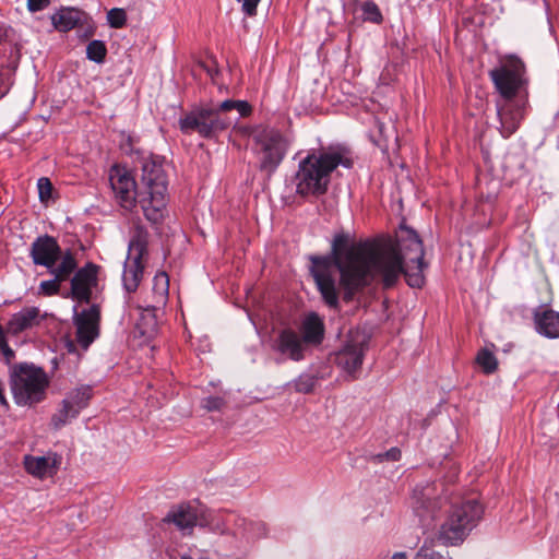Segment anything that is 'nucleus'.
I'll use <instances>...</instances> for the list:
<instances>
[{
	"instance_id": "obj_26",
	"label": "nucleus",
	"mask_w": 559,
	"mask_h": 559,
	"mask_svg": "<svg viewBox=\"0 0 559 559\" xmlns=\"http://www.w3.org/2000/svg\"><path fill=\"white\" fill-rule=\"evenodd\" d=\"M148 233L147 230L136 225L129 241V255L138 259H143L147 253Z\"/></svg>"
},
{
	"instance_id": "obj_8",
	"label": "nucleus",
	"mask_w": 559,
	"mask_h": 559,
	"mask_svg": "<svg viewBox=\"0 0 559 559\" xmlns=\"http://www.w3.org/2000/svg\"><path fill=\"white\" fill-rule=\"evenodd\" d=\"M143 192L140 197V205L144 216L156 224L164 217L166 210V174L160 164L145 162L142 168Z\"/></svg>"
},
{
	"instance_id": "obj_38",
	"label": "nucleus",
	"mask_w": 559,
	"mask_h": 559,
	"mask_svg": "<svg viewBox=\"0 0 559 559\" xmlns=\"http://www.w3.org/2000/svg\"><path fill=\"white\" fill-rule=\"evenodd\" d=\"M49 4H50V0H27V9L29 12L43 11Z\"/></svg>"
},
{
	"instance_id": "obj_40",
	"label": "nucleus",
	"mask_w": 559,
	"mask_h": 559,
	"mask_svg": "<svg viewBox=\"0 0 559 559\" xmlns=\"http://www.w3.org/2000/svg\"><path fill=\"white\" fill-rule=\"evenodd\" d=\"M235 109L241 117H247L252 112L251 105L246 100H237Z\"/></svg>"
},
{
	"instance_id": "obj_2",
	"label": "nucleus",
	"mask_w": 559,
	"mask_h": 559,
	"mask_svg": "<svg viewBox=\"0 0 559 559\" xmlns=\"http://www.w3.org/2000/svg\"><path fill=\"white\" fill-rule=\"evenodd\" d=\"M489 76L495 88L502 97V103H497V115L501 124V134L509 138L513 134L522 120L523 114L512 99L526 84L525 64L516 56H508L500 66L489 71Z\"/></svg>"
},
{
	"instance_id": "obj_6",
	"label": "nucleus",
	"mask_w": 559,
	"mask_h": 559,
	"mask_svg": "<svg viewBox=\"0 0 559 559\" xmlns=\"http://www.w3.org/2000/svg\"><path fill=\"white\" fill-rule=\"evenodd\" d=\"M252 139V152L258 159L261 171L272 175L285 158L290 146L292 139L281 130L260 124L249 132Z\"/></svg>"
},
{
	"instance_id": "obj_12",
	"label": "nucleus",
	"mask_w": 559,
	"mask_h": 559,
	"mask_svg": "<svg viewBox=\"0 0 559 559\" xmlns=\"http://www.w3.org/2000/svg\"><path fill=\"white\" fill-rule=\"evenodd\" d=\"M67 250L62 251L58 241L48 235L37 237L29 249V255L35 265L55 269L62 261Z\"/></svg>"
},
{
	"instance_id": "obj_13",
	"label": "nucleus",
	"mask_w": 559,
	"mask_h": 559,
	"mask_svg": "<svg viewBox=\"0 0 559 559\" xmlns=\"http://www.w3.org/2000/svg\"><path fill=\"white\" fill-rule=\"evenodd\" d=\"M100 309L98 305H92L74 316L76 328V341L87 348L99 334Z\"/></svg>"
},
{
	"instance_id": "obj_28",
	"label": "nucleus",
	"mask_w": 559,
	"mask_h": 559,
	"mask_svg": "<svg viewBox=\"0 0 559 559\" xmlns=\"http://www.w3.org/2000/svg\"><path fill=\"white\" fill-rule=\"evenodd\" d=\"M92 397V388L90 385H81L74 390H72L67 395V401L70 404L78 407L79 413L85 408Z\"/></svg>"
},
{
	"instance_id": "obj_19",
	"label": "nucleus",
	"mask_w": 559,
	"mask_h": 559,
	"mask_svg": "<svg viewBox=\"0 0 559 559\" xmlns=\"http://www.w3.org/2000/svg\"><path fill=\"white\" fill-rule=\"evenodd\" d=\"M536 331L548 338L559 337V312L546 306H540L534 311Z\"/></svg>"
},
{
	"instance_id": "obj_24",
	"label": "nucleus",
	"mask_w": 559,
	"mask_h": 559,
	"mask_svg": "<svg viewBox=\"0 0 559 559\" xmlns=\"http://www.w3.org/2000/svg\"><path fill=\"white\" fill-rule=\"evenodd\" d=\"M83 12L74 8H63L51 15L53 27L59 32H69L81 23Z\"/></svg>"
},
{
	"instance_id": "obj_43",
	"label": "nucleus",
	"mask_w": 559,
	"mask_h": 559,
	"mask_svg": "<svg viewBox=\"0 0 559 559\" xmlns=\"http://www.w3.org/2000/svg\"><path fill=\"white\" fill-rule=\"evenodd\" d=\"M0 404L2 406H4L5 408L9 407V403H8V400L4 395V388H3V383L0 381Z\"/></svg>"
},
{
	"instance_id": "obj_34",
	"label": "nucleus",
	"mask_w": 559,
	"mask_h": 559,
	"mask_svg": "<svg viewBox=\"0 0 559 559\" xmlns=\"http://www.w3.org/2000/svg\"><path fill=\"white\" fill-rule=\"evenodd\" d=\"M37 188L40 201L45 202L51 198L52 183L46 177H41L37 181Z\"/></svg>"
},
{
	"instance_id": "obj_17",
	"label": "nucleus",
	"mask_w": 559,
	"mask_h": 559,
	"mask_svg": "<svg viewBox=\"0 0 559 559\" xmlns=\"http://www.w3.org/2000/svg\"><path fill=\"white\" fill-rule=\"evenodd\" d=\"M78 266L74 254L71 250H67L62 261L55 269L48 270L53 276L52 280L43 281L39 290L46 296H52L59 293L60 283L67 281Z\"/></svg>"
},
{
	"instance_id": "obj_5",
	"label": "nucleus",
	"mask_w": 559,
	"mask_h": 559,
	"mask_svg": "<svg viewBox=\"0 0 559 559\" xmlns=\"http://www.w3.org/2000/svg\"><path fill=\"white\" fill-rule=\"evenodd\" d=\"M9 384L17 406L32 407L46 399L50 379L34 364H14L9 370Z\"/></svg>"
},
{
	"instance_id": "obj_18",
	"label": "nucleus",
	"mask_w": 559,
	"mask_h": 559,
	"mask_svg": "<svg viewBox=\"0 0 559 559\" xmlns=\"http://www.w3.org/2000/svg\"><path fill=\"white\" fill-rule=\"evenodd\" d=\"M59 464L58 455L49 453L44 456L25 455L24 467L32 476L45 479L51 477L57 473Z\"/></svg>"
},
{
	"instance_id": "obj_7",
	"label": "nucleus",
	"mask_w": 559,
	"mask_h": 559,
	"mask_svg": "<svg viewBox=\"0 0 559 559\" xmlns=\"http://www.w3.org/2000/svg\"><path fill=\"white\" fill-rule=\"evenodd\" d=\"M483 513V506L474 498L453 504L440 526L439 540L445 546L460 545L477 526Z\"/></svg>"
},
{
	"instance_id": "obj_20",
	"label": "nucleus",
	"mask_w": 559,
	"mask_h": 559,
	"mask_svg": "<svg viewBox=\"0 0 559 559\" xmlns=\"http://www.w3.org/2000/svg\"><path fill=\"white\" fill-rule=\"evenodd\" d=\"M38 316L39 310L36 307L23 308L11 317L7 324V332L13 335L20 334L38 323Z\"/></svg>"
},
{
	"instance_id": "obj_44",
	"label": "nucleus",
	"mask_w": 559,
	"mask_h": 559,
	"mask_svg": "<svg viewBox=\"0 0 559 559\" xmlns=\"http://www.w3.org/2000/svg\"><path fill=\"white\" fill-rule=\"evenodd\" d=\"M7 344L3 328L0 325V348Z\"/></svg>"
},
{
	"instance_id": "obj_41",
	"label": "nucleus",
	"mask_w": 559,
	"mask_h": 559,
	"mask_svg": "<svg viewBox=\"0 0 559 559\" xmlns=\"http://www.w3.org/2000/svg\"><path fill=\"white\" fill-rule=\"evenodd\" d=\"M236 103L237 100L226 99L222 102L217 108H213V110H219L222 115H225L224 112L235 109Z\"/></svg>"
},
{
	"instance_id": "obj_4",
	"label": "nucleus",
	"mask_w": 559,
	"mask_h": 559,
	"mask_svg": "<svg viewBox=\"0 0 559 559\" xmlns=\"http://www.w3.org/2000/svg\"><path fill=\"white\" fill-rule=\"evenodd\" d=\"M379 245L391 249L399 263L396 278L390 285L380 283L383 288L395 286L402 275L407 284L414 288H420L425 283L424 276V246L417 233L404 225H401L396 233L395 240H376Z\"/></svg>"
},
{
	"instance_id": "obj_16",
	"label": "nucleus",
	"mask_w": 559,
	"mask_h": 559,
	"mask_svg": "<svg viewBox=\"0 0 559 559\" xmlns=\"http://www.w3.org/2000/svg\"><path fill=\"white\" fill-rule=\"evenodd\" d=\"M98 267L93 263H87L81 267L71 280V294L80 302H90L92 289L97 286Z\"/></svg>"
},
{
	"instance_id": "obj_42",
	"label": "nucleus",
	"mask_w": 559,
	"mask_h": 559,
	"mask_svg": "<svg viewBox=\"0 0 559 559\" xmlns=\"http://www.w3.org/2000/svg\"><path fill=\"white\" fill-rule=\"evenodd\" d=\"M0 349L2 350V354L8 362H10L15 357L13 349L8 345V343Z\"/></svg>"
},
{
	"instance_id": "obj_35",
	"label": "nucleus",
	"mask_w": 559,
	"mask_h": 559,
	"mask_svg": "<svg viewBox=\"0 0 559 559\" xmlns=\"http://www.w3.org/2000/svg\"><path fill=\"white\" fill-rule=\"evenodd\" d=\"M415 559H449L441 554L435 551L431 547L426 544L420 547L415 556Z\"/></svg>"
},
{
	"instance_id": "obj_15",
	"label": "nucleus",
	"mask_w": 559,
	"mask_h": 559,
	"mask_svg": "<svg viewBox=\"0 0 559 559\" xmlns=\"http://www.w3.org/2000/svg\"><path fill=\"white\" fill-rule=\"evenodd\" d=\"M274 348L282 356L293 361L305 359L306 352L308 350V346L300 334L290 328L283 329L278 332Z\"/></svg>"
},
{
	"instance_id": "obj_32",
	"label": "nucleus",
	"mask_w": 559,
	"mask_h": 559,
	"mask_svg": "<svg viewBox=\"0 0 559 559\" xmlns=\"http://www.w3.org/2000/svg\"><path fill=\"white\" fill-rule=\"evenodd\" d=\"M316 384L317 378L309 373H302L294 381L295 390L304 394L312 392Z\"/></svg>"
},
{
	"instance_id": "obj_10",
	"label": "nucleus",
	"mask_w": 559,
	"mask_h": 559,
	"mask_svg": "<svg viewBox=\"0 0 559 559\" xmlns=\"http://www.w3.org/2000/svg\"><path fill=\"white\" fill-rule=\"evenodd\" d=\"M369 336L365 332H350L347 342L336 354V364L353 379L357 378L365 353L368 349Z\"/></svg>"
},
{
	"instance_id": "obj_21",
	"label": "nucleus",
	"mask_w": 559,
	"mask_h": 559,
	"mask_svg": "<svg viewBox=\"0 0 559 559\" xmlns=\"http://www.w3.org/2000/svg\"><path fill=\"white\" fill-rule=\"evenodd\" d=\"M301 338L309 345H319L324 337V324L320 317L311 312L301 323Z\"/></svg>"
},
{
	"instance_id": "obj_9",
	"label": "nucleus",
	"mask_w": 559,
	"mask_h": 559,
	"mask_svg": "<svg viewBox=\"0 0 559 559\" xmlns=\"http://www.w3.org/2000/svg\"><path fill=\"white\" fill-rule=\"evenodd\" d=\"M233 123L226 115L213 108L197 107L183 114L178 120V127L183 134L198 133L201 138L213 139Z\"/></svg>"
},
{
	"instance_id": "obj_45",
	"label": "nucleus",
	"mask_w": 559,
	"mask_h": 559,
	"mask_svg": "<svg viewBox=\"0 0 559 559\" xmlns=\"http://www.w3.org/2000/svg\"><path fill=\"white\" fill-rule=\"evenodd\" d=\"M391 559H407V556H406V552L401 551V552H395L394 555H392Z\"/></svg>"
},
{
	"instance_id": "obj_31",
	"label": "nucleus",
	"mask_w": 559,
	"mask_h": 559,
	"mask_svg": "<svg viewBox=\"0 0 559 559\" xmlns=\"http://www.w3.org/2000/svg\"><path fill=\"white\" fill-rule=\"evenodd\" d=\"M107 55V48L102 40H92L86 47V56L90 60L102 63Z\"/></svg>"
},
{
	"instance_id": "obj_22",
	"label": "nucleus",
	"mask_w": 559,
	"mask_h": 559,
	"mask_svg": "<svg viewBox=\"0 0 559 559\" xmlns=\"http://www.w3.org/2000/svg\"><path fill=\"white\" fill-rule=\"evenodd\" d=\"M173 522L181 531H191L195 525H203L199 522L197 509L191 506H179L171 510L165 519Z\"/></svg>"
},
{
	"instance_id": "obj_1",
	"label": "nucleus",
	"mask_w": 559,
	"mask_h": 559,
	"mask_svg": "<svg viewBox=\"0 0 559 559\" xmlns=\"http://www.w3.org/2000/svg\"><path fill=\"white\" fill-rule=\"evenodd\" d=\"M348 243L349 236L340 233L332 241L333 260L311 259V275L323 301L332 309H338L340 294L349 302L376 282L390 285L400 270L390 248L374 240Z\"/></svg>"
},
{
	"instance_id": "obj_36",
	"label": "nucleus",
	"mask_w": 559,
	"mask_h": 559,
	"mask_svg": "<svg viewBox=\"0 0 559 559\" xmlns=\"http://www.w3.org/2000/svg\"><path fill=\"white\" fill-rule=\"evenodd\" d=\"M224 404V400L219 396H209L203 400V407L210 412L219 411Z\"/></svg>"
},
{
	"instance_id": "obj_30",
	"label": "nucleus",
	"mask_w": 559,
	"mask_h": 559,
	"mask_svg": "<svg viewBox=\"0 0 559 559\" xmlns=\"http://www.w3.org/2000/svg\"><path fill=\"white\" fill-rule=\"evenodd\" d=\"M476 362L485 373H492L498 366L496 356L488 349H481L478 352Z\"/></svg>"
},
{
	"instance_id": "obj_23",
	"label": "nucleus",
	"mask_w": 559,
	"mask_h": 559,
	"mask_svg": "<svg viewBox=\"0 0 559 559\" xmlns=\"http://www.w3.org/2000/svg\"><path fill=\"white\" fill-rule=\"evenodd\" d=\"M143 259L128 257L124 262L122 283L127 292L133 293L138 289L144 272Z\"/></svg>"
},
{
	"instance_id": "obj_39",
	"label": "nucleus",
	"mask_w": 559,
	"mask_h": 559,
	"mask_svg": "<svg viewBox=\"0 0 559 559\" xmlns=\"http://www.w3.org/2000/svg\"><path fill=\"white\" fill-rule=\"evenodd\" d=\"M242 3V10L247 15H254L260 0H237Z\"/></svg>"
},
{
	"instance_id": "obj_25",
	"label": "nucleus",
	"mask_w": 559,
	"mask_h": 559,
	"mask_svg": "<svg viewBox=\"0 0 559 559\" xmlns=\"http://www.w3.org/2000/svg\"><path fill=\"white\" fill-rule=\"evenodd\" d=\"M169 294V277L165 272L157 273L153 280L152 299L148 306L153 310H159L166 306Z\"/></svg>"
},
{
	"instance_id": "obj_11",
	"label": "nucleus",
	"mask_w": 559,
	"mask_h": 559,
	"mask_svg": "<svg viewBox=\"0 0 559 559\" xmlns=\"http://www.w3.org/2000/svg\"><path fill=\"white\" fill-rule=\"evenodd\" d=\"M109 182L118 204L131 211L136 204V183L123 167L114 166L109 171Z\"/></svg>"
},
{
	"instance_id": "obj_29",
	"label": "nucleus",
	"mask_w": 559,
	"mask_h": 559,
	"mask_svg": "<svg viewBox=\"0 0 559 559\" xmlns=\"http://www.w3.org/2000/svg\"><path fill=\"white\" fill-rule=\"evenodd\" d=\"M362 12V20L374 24H380L383 21L382 13L379 7L373 1H365L360 5Z\"/></svg>"
},
{
	"instance_id": "obj_14",
	"label": "nucleus",
	"mask_w": 559,
	"mask_h": 559,
	"mask_svg": "<svg viewBox=\"0 0 559 559\" xmlns=\"http://www.w3.org/2000/svg\"><path fill=\"white\" fill-rule=\"evenodd\" d=\"M412 506L421 521L433 519L436 512L441 508V498L438 497L437 487L433 484L416 486L413 490Z\"/></svg>"
},
{
	"instance_id": "obj_37",
	"label": "nucleus",
	"mask_w": 559,
	"mask_h": 559,
	"mask_svg": "<svg viewBox=\"0 0 559 559\" xmlns=\"http://www.w3.org/2000/svg\"><path fill=\"white\" fill-rule=\"evenodd\" d=\"M401 450L397 449V448H392L390 449L389 451L384 452V453H380L376 456V459L379 461V462H383V461H399L401 459Z\"/></svg>"
},
{
	"instance_id": "obj_33",
	"label": "nucleus",
	"mask_w": 559,
	"mask_h": 559,
	"mask_svg": "<svg viewBox=\"0 0 559 559\" xmlns=\"http://www.w3.org/2000/svg\"><path fill=\"white\" fill-rule=\"evenodd\" d=\"M107 22L112 28H121L127 23V13L123 9L114 8L107 12Z\"/></svg>"
},
{
	"instance_id": "obj_3",
	"label": "nucleus",
	"mask_w": 559,
	"mask_h": 559,
	"mask_svg": "<svg viewBox=\"0 0 559 559\" xmlns=\"http://www.w3.org/2000/svg\"><path fill=\"white\" fill-rule=\"evenodd\" d=\"M350 168V152L342 146L330 147L307 155L298 165L295 176L296 192L299 195H321L328 191L331 174L337 166Z\"/></svg>"
},
{
	"instance_id": "obj_27",
	"label": "nucleus",
	"mask_w": 559,
	"mask_h": 559,
	"mask_svg": "<svg viewBox=\"0 0 559 559\" xmlns=\"http://www.w3.org/2000/svg\"><path fill=\"white\" fill-rule=\"evenodd\" d=\"M78 407L73 406L72 404L64 399L61 402V407L58 409L56 414H53L51 418L52 426L56 429L61 428L67 423H69L71 419L75 418L79 415Z\"/></svg>"
}]
</instances>
